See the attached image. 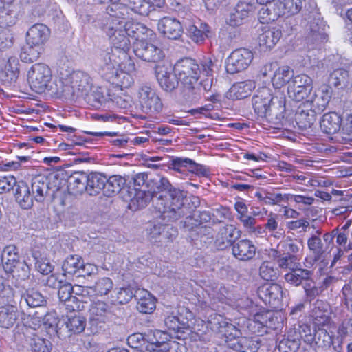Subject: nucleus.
Listing matches in <instances>:
<instances>
[{
	"mask_svg": "<svg viewBox=\"0 0 352 352\" xmlns=\"http://www.w3.org/2000/svg\"><path fill=\"white\" fill-rule=\"evenodd\" d=\"M140 294L137 309L143 314H151L155 309V298L146 290L140 291Z\"/></svg>",
	"mask_w": 352,
	"mask_h": 352,
	"instance_id": "obj_48",
	"label": "nucleus"
},
{
	"mask_svg": "<svg viewBox=\"0 0 352 352\" xmlns=\"http://www.w3.org/2000/svg\"><path fill=\"white\" fill-rule=\"evenodd\" d=\"M290 331H292V334L295 338H298L300 342L302 339L305 342L312 344L314 333L310 326L303 324L299 325L298 328L291 329Z\"/></svg>",
	"mask_w": 352,
	"mask_h": 352,
	"instance_id": "obj_58",
	"label": "nucleus"
},
{
	"mask_svg": "<svg viewBox=\"0 0 352 352\" xmlns=\"http://www.w3.org/2000/svg\"><path fill=\"white\" fill-rule=\"evenodd\" d=\"M119 19H121V16L118 14L116 10L111 8V44L113 45L111 52L120 53V51H129L130 49L129 36L125 27L113 23H118Z\"/></svg>",
	"mask_w": 352,
	"mask_h": 352,
	"instance_id": "obj_9",
	"label": "nucleus"
},
{
	"mask_svg": "<svg viewBox=\"0 0 352 352\" xmlns=\"http://www.w3.org/2000/svg\"><path fill=\"white\" fill-rule=\"evenodd\" d=\"M133 82L131 73L125 71H116L111 76V86L115 91H124L125 89L130 87Z\"/></svg>",
	"mask_w": 352,
	"mask_h": 352,
	"instance_id": "obj_41",
	"label": "nucleus"
},
{
	"mask_svg": "<svg viewBox=\"0 0 352 352\" xmlns=\"http://www.w3.org/2000/svg\"><path fill=\"white\" fill-rule=\"evenodd\" d=\"M223 333L228 339V346L239 352H255L257 344L251 338L241 337V333L234 324L226 323Z\"/></svg>",
	"mask_w": 352,
	"mask_h": 352,
	"instance_id": "obj_7",
	"label": "nucleus"
},
{
	"mask_svg": "<svg viewBox=\"0 0 352 352\" xmlns=\"http://www.w3.org/2000/svg\"><path fill=\"white\" fill-rule=\"evenodd\" d=\"M326 305L321 300H317L311 309V316L315 328L322 327L329 322L330 318L325 309Z\"/></svg>",
	"mask_w": 352,
	"mask_h": 352,
	"instance_id": "obj_42",
	"label": "nucleus"
},
{
	"mask_svg": "<svg viewBox=\"0 0 352 352\" xmlns=\"http://www.w3.org/2000/svg\"><path fill=\"white\" fill-rule=\"evenodd\" d=\"M188 34L193 41L201 43L210 36V29L206 23H198L197 25H191L188 27Z\"/></svg>",
	"mask_w": 352,
	"mask_h": 352,
	"instance_id": "obj_47",
	"label": "nucleus"
},
{
	"mask_svg": "<svg viewBox=\"0 0 352 352\" xmlns=\"http://www.w3.org/2000/svg\"><path fill=\"white\" fill-rule=\"evenodd\" d=\"M277 2L282 16L294 15L302 9L310 12L315 7L313 0H278Z\"/></svg>",
	"mask_w": 352,
	"mask_h": 352,
	"instance_id": "obj_15",
	"label": "nucleus"
},
{
	"mask_svg": "<svg viewBox=\"0 0 352 352\" xmlns=\"http://www.w3.org/2000/svg\"><path fill=\"white\" fill-rule=\"evenodd\" d=\"M342 119L336 113H326L322 116L320 125L321 130L329 135L338 132L341 128Z\"/></svg>",
	"mask_w": 352,
	"mask_h": 352,
	"instance_id": "obj_33",
	"label": "nucleus"
},
{
	"mask_svg": "<svg viewBox=\"0 0 352 352\" xmlns=\"http://www.w3.org/2000/svg\"><path fill=\"white\" fill-rule=\"evenodd\" d=\"M58 87H55L53 92L57 98L76 100L85 98L91 90L92 83L90 76L81 71L64 73L60 72Z\"/></svg>",
	"mask_w": 352,
	"mask_h": 352,
	"instance_id": "obj_2",
	"label": "nucleus"
},
{
	"mask_svg": "<svg viewBox=\"0 0 352 352\" xmlns=\"http://www.w3.org/2000/svg\"><path fill=\"white\" fill-rule=\"evenodd\" d=\"M18 60L15 58L10 57L4 69L0 71V80L6 85H10L16 82L19 76Z\"/></svg>",
	"mask_w": 352,
	"mask_h": 352,
	"instance_id": "obj_31",
	"label": "nucleus"
},
{
	"mask_svg": "<svg viewBox=\"0 0 352 352\" xmlns=\"http://www.w3.org/2000/svg\"><path fill=\"white\" fill-rule=\"evenodd\" d=\"M282 36V32L277 28L265 26L261 28V32L258 36L259 50L266 52L272 49Z\"/></svg>",
	"mask_w": 352,
	"mask_h": 352,
	"instance_id": "obj_17",
	"label": "nucleus"
},
{
	"mask_svg": "<svg viewBox=\"0 0 352 352\" xmlns=\"http://www.w3.org/2000/svg\"><path fill=\"white\" fill-rule=\"evenodd\" d=\"M312 90V79L304 74L294 76L287 87L289 97L296 102L308 98Z\"/></svg>",
	"mask_w": 352,
	"mask_h": 352,
	"instance_id": "obj_8",
	"label": "nucleus"
},
{
	"mask_svg": "<svg viewBox=\"0 0 352 352\" xmlns=\"http://www.w3.org/2000/svg\"><path fill=\"white\" fill-rule=\"evenodd\" d=\"M26 341L31 346L33 352H50V342L38 336L35 332H32L31 328H25L23 331Z\"/></svg>",
	"mask_w": 352,
	"mask_h": 352,
	"instance_id": "obj_29",
	"label": "nucleus"
},
{
	"mask_svg": "<svg viewBox=\"0 0 352 352\" xmlns=\"http://www.w3.org/2000/svg\"><path fill=\"white\" fill-rule=\"evenodd\" d=\"M43 51L42 46L27 43V45L22 49L20 58L23 62L32 63L38 60Z\"/></svg>",
	"mask_w": 352,
	"mask_h": 352,
	"instance_id": "obj_51",
	"label": "nucleus"
},
{
	"mask_svg": "<svg viewBox=\"0 0 352 352\" xmlns=\"http://www.w3.org/2000/svg\"><path fill=\"white\" fill-rule=\"evenodd\" d=\"M133 47L135 56L146 62L158 63L164 57L163 50L148 41L134 42Z\"/></svg>",
	"mask_w": 352,
	"mask_h": 352,
	"instance_id": "obj_11",
	"label": "nucleus"
},
{
	"mask_svg": "<svg viewBox=\"0 0 352 352\" xmlns=\"http://www.w3.org/2000/svg\"><path fill=\"white\" fill-rule=\"evenodd\" d=\"M50 29L43 23H36L30 27L27 32L28 45L42 46L49 38Z\"/></svg>",
	"mask_w": 352,
	"mask_h": 352,
	"instance_id": "obj_22",
	"label": "nucleus"
},
{
	"mask_svg": "<svg viewBox=\"0 0 352 352\" xmlns=\"http://www.w3.org/2000/svg\"><path fill=\"white\" fill-rule=\"evenodd\" d=\"M28 80L31 89L38 94L47 91L55 96L53 89L59 88V79L52 81V70L45 63H36L33 65L28 72Z\"/></svg>",
	"mask_w": 352,
	"mask_h": 352,
	"instance_id": "obj_5",
	"label": "nucleus"
},
{
	"mask_svg": "<svg viewBox=\"0 0 352 352\" xmlns=\"http://www.w3.org/2000/svg\"><path fill=\"white\" fill-rule=\"evenodd\" d=\"M173 70L183 85L182 93L185 100L187 102L197 100L201 89L198 81L201 71L196 60L190 58H182L175 64Z\"/></svg>",
	"mask_w": 352,
	"mask_h": 352,
	"instance_id": "obj_3",
	"label": "nucleus"
},
{
	"mask_svg": "<svg viewBox=\"0 0 352 352\" xmlns=\"http://www.w3.org/2000/svg\"><path fill=\"white\" fill-rule=\"evenodd\" d=\"M255 87V82L251 80L236 82L230 89V96L233 99H243L250 96Z\"/></svg>",
	"mask_w": 352,
	"mask_h": 352,
	"instance_id": "obj_38",
	"label": "nucleus"
},
{
	"mask_svg": "<svg viewBox=\"0 0 352 352\" xmlns=\"http://www.w3.org/2000/svg\"><path fill=\"white\" fill-rule=\"evenodd\" d=\"M264 6L258 12V19L261 23H269L282 16L277 1L273 5L270 3Z\"/></svg>",
	"mask_w": 352,
	"mask_h": 352,
	"instance_id": "obj_45",
	"label": "nucleus"
},
{
	"mask_svg": "<svg viewBox=\"0 0 352 352\" xmlns=\"http://www.w3.org/2000/svg\"><path fill=\"white\" fill-rule=\"evenodd\" d=\"M89 311L91 325L102 327L101 324L106 323L109 320L110 307L105 301L97 300L91 304Z\"/></svg>",
	"mask_w": 352,
	"mask_h": 352,
	"instance_id": "obj_14",
	"label": "nucleus"
},
{
	"mask_svg": "<svg viewBox=\"0 0 352 352\" xmlns=\"http://www.w3.org/2000/svg\"><path fill=\"white\" fill-rule=\"evenodd\" d=\"M300 343L298 338L289 331L287 338H283L278 345L280 352H296L300 347Z\"/></svg>",
	"mask_w": 352,
	"mask_h": 352,
	"instance_id": "obj_53",
	"label": "nucleus"
},
{
	"mask_svg": "<svg viewBox=\"0 0 352 352\" xmlns=\"http://www.w3.org/2000/svg\"><path fill=\"white\" fill-rule=\"evenodd\" d=\"M253 59L252 52L245 48L233 51L226 60V69L228 74H234L246 69Z\"/></svg>",
	"mask_w": 352,
	"mask_h": 352,
	"instance_id": "obj_10",
	"label": "nucleus"
},
{
	"mask_svg": "<svg viewBox=\"0 0 352 352\" xmlns=\"http://www.w3.org/2000/svg\"><path fill=\"white\" fill-rule=\"evenodd\" d=\"M60 320L56 312L52 311L47 313L43 319V323L46 329L47 333L50 336H58L61 338L62 333L58 329V323Z\"/></svg>",
	"mask_w": 352,
	"mask_h": 352,
	"instance_id": "obj_49",
	"label": "nucleus"
},
{
	"mask_svg": "<svg viewBox=\"0 0 352 352\" xmlns=\"http://www.w3.org/2000/svg\"><path fill=\"white\" fill-rule=\"evenodd\" d=\"M170 168L180 173L186 170L196 175H206L207 174L205 166L189 158L176 157L173 159Z\"/></svg>",
	"mask_w": 352,
	"mask_h": 352,
	"instance_id": "obj_19",
	"label": "nucleus"
},
{
	"mask_svg": "<svg viewBox=\"0 0 352 352\" xmlns=\"http://www.w3.org/2000/svg\"><path fill=\"white\" fill-rule=\"evenodd\" d=\"M88 175L84 172H75L67 179V188L71 194L77 195L87 192Z\"/></svg>",
	"mask_w": 352,
	"mask_h": 352,
	"instance_id": "obj_26",
	"label": "nucleus"
},
{
	"mask_svg": "<svg viewBox=\"0 0 352 352\" xmlns=\"http://www.w3.org/2000/svg\"><path fill=\"white\" fill-rule=\"evenodd\" d=\"M49 179L43 175L33 177L32 180V192L34 199L38 202H43L50 189Z\"/></svg>",
	"mask_w": 352,
	"mask_h": 352,
	"instance_id": "obj_28",
	"label": "nucleus"
},
{
	"mask_svg": "<svg viewBox=\"0 0 352 352\" xmlns=\"http://www.w3.org/2000/svg\"><path fill=\"white\" fill-rule=\"evenodd\" d=\"M312 275V272L307 269H302L298 267H294L290 272L285 275V280L287 283L294 286L300 284L305 285Z\"/></svg>",
	"mask_w": 352,
	"mask_h": 352,
	"instance_id": "obj_40",
	"label": "nucleus"
},
{
	"mask_svg": "<svg viewBox=\"0 0 352 352\" xmlns=\"http://www.w3.org/2000/svg\"><path fill=\"white\" fill-rule=\"evenodd\" d=\"M15 297L14 289L8 284L3 278H0V301L12 302Z\"/></svg>",
	"mask_w": 352,
	"mask_h": 352,
	"instance_id": "obj_59",
	"label": "nucleus"
},
{
	"mask_svg": "<svg viewBox=\"0 0 352 352\" xmlns=\"http://www.w3.org/2000/svg\"><path fill=\"white\" fill-rule=\"evenodd\" d=\"M16 186L15 198L16 201L21 208L24 209L30 208L33 205V200L34 199L30 191L28 185L25 182L21 181L16 182Z\"/></svg>",
	"mask_w": 352,
	"mask_h": 352,
	"instance_id": "obj_36",
	"label": "nucleus"
},
{
	"mask_svg": "<svg viewBox=\"0 0 352 352\" xmlns=\"http://www.w3.org/2000/svg\"><path fill=\"white\" fill-rule=\"evenodd\" d=\"M318 113L311 106H308L307 102L300 106L295 114L296 124L301 129L311 128L316 120V116Z\"/></svg>",
	"mask_w": 352,
	"mask_h": 352,
	"instance_id": "obj_21",
	"label": "nucleus"
},
{
	"mask_svg": "<svg viewBox=\"0 0 352 352\" xmlns=\"http://www.w3.org/2000/svg\"><path fill=\"white\" fill-rule=\"evenodd\" d=\"M232 250L235 258L246 261L254 258L256 248L250 240L241 239L233 243Z\"/></svg>",
	"mask_w": 352,
	"mask_h": 352,
	"instance_id": "obj_23",
	"label": "nucleus"
},
{
	"mask_svg": "<svg viewBox=\"0 0 352 352\" xmlns=\"http://www.w3.org/2000/svg\"><path fill=\"white\" fill-rule=\"evenodd\" d=\"M162 224L161 223H151L146 229V236L148 241L153 243H160L161 232Z\"/></svg>",
	"mask_w": 352,
	"mask_h": 352,
	"instance_id": "obj_61",
	"label": "nucleus"
},
{
	"mask_svg": "<svg viewBox=\"0 0 352 352\" xmlns=\"http://www.w3.org/2000/svg\"><path fill=\"white\" fill-rule=\"evenodd\" d=\"M259 275L266 280H274L277 278V270L269 261H264L259 267Z\"/></svg>",
	"mask_w": 352,
	"mask_h": 352,
	"instance_id": "obj_60",
	"label": "nucleus"
},
{
	"mask_svg": "<svg viewBox=\"0 0 352 352\" xmlns=\"http://www.w3.org/2000/svg\"><path fill=\"white\" fill-rule=\"evenodd\" d=\"M130 192V197L129 198L128 208L132 211H137L138 210L144 208L150 203L155 195L148 190V186H145V189L136 188L131 189Z\"/></svg>",
	"mask_w": 352,
	"mask_h": 352,
	"instance_id": "obj_16",
	"label": "nucleus"
},
{
	"mask_svg": "<svg viewBox=\"0 0 352 352\" xmlns=\"http://www.w3.org/2000/svg\"><path fill=\"white\" fill-rule=\"evenodd\" d=\"M349 72L344 68H338L330 74L329 82L336 87H345L349 85Z\"/></svg>",
	"mask_w": 352,
	"mask_h": 352,
	"instance_id": "obj_50",
	"label": "nucleus"
},
{
	"mask_svg": "<svg viewBox=\"0 0 352 352\" xmlns=\"http://www.w3.org/2000/svg\"><path fill=\"white\" fill-rule=\"evenodd\" d=\"M159 31L170 39H177L182 34L183 29L180 22L172 17L165 16L157 24Z\"/></svg>",
	"mask_w": 352,
	"mask_h": 352,
	"instance_id": "obj_20",
	"label": "nucleus"
},
{
	"mask_svg": "<svg viewBox=\"0 0 352 352\" xmlns=\"http://www.w3.org/2000/svg\"><path fill=\"white\" fill-rule=\"evenodd\" d=\"M133 296L138 298V295L134 294L130 287L120 288L116 292V299L113 301L123 305L128 302Z\"/></svg>",
	"mask_w": 352,
	"mask_h": 352,
	"instance_id": "obj_63",
	"label": "nucleus"
},
{
	"mask_svg": "<svg viewBox=\"0 0 352 352\" xmlns=\"http://www.w3.org/2000/svg\"><path fill=\"white\" fill-rule=\"evenodd\" d=\"M1 261L6 272L12 273L15 265L21 261L18 248L14 245H9L5 247L1 254Z\"/></svg>",
	"mask_w": 352,
	"mask_h": 352,
	"instance_id": "obj_32",
	"label": "nucleus"
},
{
	"mask_svg": "<svg viewBox=\"0 0 352 352\" xmlns=\"http://www.w3.org/2000/svg\"><path fill=\"white\" fill-rule=\"evenodd\" d=\"M137 107L146 114L155 115L160 113L163 108L162 102L156 91L151 86L142 85L137 93Z\"/></svg>",
	"mask_w": 352,
	"mask_h": 352,
	"instance_id": "obj_6",
	"label": "nucleus"
},
{
	"mask_svg": "<svg viewBox=\"0 0 352 352\" xmlns=\"http://www.w3.org/2000/svg\"><path fill=\"white\" fill-rule=\"evenodd\" d=\"M161 233V243H171L177 238L178 235V231L177 228L168 224H162Z\"/></svg>",
	"mask_w": 352,
	"mask_h": 352,
	"instance_id": "obj_62",
	"label": "nucleus"
},
{
	"mask_svg": "<svg viewBox=\"0 0 352 352\" xmlns=\"http://www.w3.org/2000/svg\"><path fill=\"white\" fill-rule=\"evenodd\" d=\"M294 77V71L288 66H283L275 71L272 82L276 89H280L287 83L289 84Z\"/></svg>",
	"mask_w": 352,
	"mask_h": 352,
	"instance_id": "obj_44",
	"label": "nucleus"
},
{
	"mask_svg": "<svg viewBox=\"0 0 352 352\" xmlns=\"http://www.w3.org/2000/svg\"><path fill=\"white\" fill-rule=\"evenodd\" d=\"M113 23L120 25L122 27H125L128 36L134 39V42H144L151 39L154 36L153 31L145 25L133 21H127L126 17H121V19H119L118 23L114 21Z\"/></svg>",
	"mask_w": 352,
	"mask_h": 352,
	"instance_id": "obj_12",
	"label": "nucleus"
},
{
	"mask_svg": "<svg viewBox=\"0 0 352 352\" xmlns=\"http://www.w3.org/2000/svg\"><path fill=\"white\" fill-rule=\"evenodd\" d=\"M86 326V320L85 317L80 315H75L69 317L66 322V327L69 331L73 333H80L85 330Z\"/></svg>",
	"mask_w": 352,
	"mask_h": 352,
	"instance_id": "obj_56",
	"label": "nucleus"
},
{
	"mask_svg": "<svg viewBox=\"0 0 352 352\" xmlns=\"http://www.w3.org/2000/svg\"><path fill=\"white\" fill-rule=\"evenodd\" d=\"M128 51H120V53L111 52L113 56V65L121 71L132 73L135 71V65L131 58L129 56Z\"/></svg>",
	"mask_w": 352,
	"mask_h": 352,
	"instance_id": "obj_43",
	"label": "nucleus"
},
{
	"mask_svg": "<svg viewBox=\"0 0 352 352\" xmlns=\"http://www.w3.org/2000/svg\"><path fill=\"white\" fill-rule=\"evenodd\" d=\"M307 245L309 250L313 252L316 260H319L322 258L324 253V249L319 236L312 235L307 241Z\"/></svg>",
	"mask_w": 352,
	"mask_h": 352,
	"instance_id": "obj_57",
	"label": "nucleus"
},
{
	"mask_svg": "<svg viewBox=\"0 0 352 352\" xmlns=\"http://www.w3.org/2000/svg\"><path fill=\"white\" fill-rule=\"evenodd\" d=\"M301 245L302 244L300 241L287 239L285 241H280L278 245L276 250L286 254L297 255Z\"/></svg>",
	"mask_w": 352,
	"mask_h": 352,
	"instance_id": "obj_55",
	"label": "nucleus"
},
{
	"mask_svg": "<svg viewBox=\"0 0 352 352\" xmlns=\"http://www.w3.org/2000/svg\"><path fill=\"white\" fill-rule=\"evenodd\" d=\"M270 256L281 269L292 270L300 265L299 258L297 255L286 254L276 249H272Z\"/></svg>",
	"mask_w": 352,
	"mask_h": 352,
	"instance_id": "obj_30",
	"label": "nucleus"
},
{
	"mask_svg": "<svg viewBox=\"0 0 352 352\" xmlns=\"http://www.w3.org/2000/svg\"><path fill=\"white\" fill-rule=\"evenodd\" d=\"M115 92L114 91L111 94V104L118 109H126L129 105V96L124 94L123 91H120V94H116Z\"/></svg>",
	"mask_w": 352,
	"mask_h": 352,
	"instance_id": "obj_64",
	"label": "nucleus"
},
{
	"mask_svg": "<svg viewBox=\"0 0 352 352\" xmlns=\"http://www.w3.org/2000/svg\"><path fill=\"white\" fill-rule=\"evenodd\" d=\"M149 185L155 195L153 204L162 219L174 222L187 214L184 206V192L173 187L168 179L162 176L151 179Z\"/></svg>",
	"mask_w": 352,
	"mask_h": 352,
	"instance_id": "obj_1",
	"label": "nucleus"
},
{
	"mask_svg": "<svg viewBox=\"0 0 352 352\" xmlns=\"http://www.w3.org/2000/svg\"><path fill=\"white\" fill-rule=\"evenodd\" d=\"M252 107L255 113L275 123L285 118V98L273 97L270 89L263 87L252 97Z\"/></svg>",
	"mask_w": 352,
	"mask_h": 352,
	"instance_id": "obj_4",
	"label": "nucleus"
},
{
	"mask_svg": "<svg viewBox=\"0 0 352 352\" xmlns=\"http://www.w3.org/2000/svg\"><path fill=\"white\" fill-rule=\"evenodd\" d=\"M47 302V298L34 289H28L21 296L20 304L25 303L32 308L45 307Z\"/></svg>",
	"mask_w": 352,
	"mask_h": 352,
	"instance_id": "obj_34",
	"label": "nucleus"
},
{
	"mask_svg": "<svg viewBox=\"0 0 352 352\" xmlns=\"http://www.w3.org/2000/svg\"><path fill=\"white\" fill-rule=\"evenodd\" d=\"M332 91L331 89L327 86L323 87L319 95L314 94V95L308 99L307 104L311 106L315 111H318V113L323 112L327 104H329L331 98Z\"/></svg>",
	"mask_w": 352,
	"mask_h": 352,
	"instance_id": "obj_27",
	"label": "nucleus"
},
{
	"mask_svg": "<svg viewBox=\"0 0 352 352\" xmlns=\"http://www.w3.org/2000/svg\"><path fill=\"white\" fill-rule=\"evenodd\" d=\"M34 260L35 268L43 274H48L53 271L54 266L49 259L41 252L36 251L32 253Z\"/></svg>",
	"mask_w": 352,
	"mask_h": 352,
	"instance_id": "obj_54",
	"label": "nucleus"
},
{
	"mask_svg": "<svg viewBox=\"0 0 352 352\" xmlns=\"http://www.w3.org/2000/svg\"><path fill=\"white\" fill-rule=\"evenodd\" d=\"M258 297L272 308L278 307L283 297V291L280 285L276 283H265L258 288Z\"/></svg>",
	"mask_w": 352,
	"mask_h": 352,
	"instance_id": "obj_13",
	"label": "nucleus"
},
{
	"mask_svg": "<svg viewBox=\"0 0 352 352\" xmlns=\"http://www.w3.org/2000/svg\"><path fill=\"white\" fill-rule=\"evenodd\" d=\"M129 9L140 15L148 16L154 8L146 0H127L126 3H122L119 6L117 5L116 10L118 14L124 18L128 16Z\"/></svg>",
	"mask_w": 352,
	"mask_h": 352,
	"instance_id": "obj_18",
	"label": "nucleus"
},
{
	"mask_svg": "<svg viewBox=\"0 0 352 352\" xmlns=\"http://www.w3.org/2000/svg\"><path fill=\"white\" fill-rule=\"evenodd\" d=\"M19 318V311L16 306L6 305L0 307V327L9 329L14 326Z\"/></svg>",
	"mask_w": 352,
	"mask_h": 352,
	"instance_id": "obj_35",
	"label": "nucleus"
},
{
	"mask_svg": "<svg viewBox=\"0 0 352 352\" xmlns=\"http://www.w3.org/2000/svg\"><path fill=\"white\" fill-rule=\"evenodd\" d=\"M109 182L106 176L99 173H91L88 175L87 192L91 196H95L103 190Z\"/></svg>",
	"mask_w": 352,
	"mask_h": 352,
	"instance_id": "obj_39",
	"label": "nucleus"
},
{
	"mask_svg": "<svg viewBox=\"0 0 352 352\" xmlns=\"http://www.w3.org/2000/svg\"><path fill=\"white\" fill-rule=\"evenodd\" d=\"M313 342L318 348L327 350L333 346L332 336L322 327L315 328L314 331Z\"/></svg>",
	"mask_w": 352,
	"mask_h": 352,
	"instance_id": "obj_46",
	"label": "nucleus"
},
{
	"mask_svg": "<svg viewBox=\"0 0 352 352\" xmlns=\"http://www.w3.org/2000/svg\"><path fill=\"white\" fill-rule=\"evenodd\" d=\"M239 236V232L232 226H227L221 228L217 236L215 245L219 250H224L232 246L234 239Z\"/></svg>",
	"mask_w": 352,
	"mask_h": 352,
	"instance_id": "obj_25",
	"label": "nucleus"
},
{
	"mask_svg": "<svg viewBox=\"0 0 352 352\" xmlns=\"http://www.w3.org/2000/svg\"><path fill=\"white\" fill-rule=\"evenodd\" d=\"M155 75L161 87L166 91H172L178 85L177 76L172 74L170 69L161 66L155 68Z\"/></svg>",
	"mask_w": 352,
	"mask_h": 352,
	"instance_id": "obj_24",
	"label": "nucleus"
},
{
	"mask_svg": "<svg viewBox=\"0 0 352 352\" xmlns=\"http://www.w3.org/2000/svg\"><path fill=\"white\" fill-rule=\"evenodd\" d=\"M83 259L78 255H69L64 261L62 268L65 274L75 276L80 267L83 265Z\"/></svg>",
	"mask_w": 352,
	"mask_h": 352,
	"instance_id": "obj_52",
	"label": "nucleus"
},
{
	"mask_svg": "<svg viewBox=\"0 0 352 352\" xmlns=\"http://www.w3.org/2000/svg\"><path fill=\"white\" fill-rule=\"evenodd\" d=\"M131 192V188L126 184L125 177L120 175H111V195H117L124 201H128Z\"/></svg>",
	"mask_w": 352,
	"mask_h": 352,
	"instance_id": "obj_37",
	"label": "nucleus"
}]
</instances>
